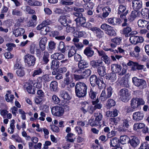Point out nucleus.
Listing matches in <instances>:
<instances>
[{
    "instance_id": "f257e3e1",
    "label": "nucleus",
    "mask_w": 149,
    "mask_h": 149,
    "mask_svg": "<svg viewBox=\"0 0 149 149\" xmlns=\"http://www.w3.org/2000/svg\"><path fill=\"white\" fill-rule=\"evenodd\" d=\"M60 62L57 60L53 59L50 64L51 69L52 70V74L53 75H56L55 78L58 80L61 79L63 78L62 74L66 72L67 69L66 67H64L59 68Z\"/></svg>"
},
{
    "instance_id": "f03ea898",
    "label": "nucleus",
    "mask_w": 149,
    "mask_h": 149,
    "mask_svg": "<svg viewBox=\"0 0 149 149\" xmlns=\"http://www.w3.org/2000/svg\"><path fill=\"white\" fill-rule=\"evenodd\" d=\"M128 11L127 9L126 5L123 4L119 5L117 15L118 17L121 19V20L123 22L121 24L122 26L123 27L127 26V19L126 17V16L128 13Z\"/></svg>"
},
{
    "instance_id": "7ed1b4c3",
    "label": "nucleus",
    "mask_w": 149,
    "mask_h": 149,
    "mask_svg": "<svg viewBox=\"0 0 149 149\" xmlns=\"http://www.w3.org/2000/svg\"><path fill=\"white\" fill-rule=\"evenodd\" d=\"M87 86L84 82H78L75 87L76 95L79 98L85 97L87 94Z\"/></svg>"
},
{
    "instance_id": "20e7f679",
    "label": "nucleus",
    "mask_w": 149,
    "mask_h": 149,
    "mask_svg": "<svg viewBox=\"0 0 149 149\" xmlns=\"http://www.w3.org/2000/svg\"><path fill=\"white\" fill-rule=\"evenodd\" d=\"M74 10L76 12L74 13L73 14L77 17L74 19V21L76 22V26H79L82 27V25H84L86 20L85 17L83 16L82 14V13L84 11V9L79 7H74Z\"/></svg>"
},
{
    "instance_id": "39448f33",
    "label": "nucleus",
    "mask_w": 149,
    "mask_h": 149,
    "mask_svg": "<svg viewBox=\"0 0 149 149\" xmlns=\"http://www.w3.org/2000/svg\"><path fill=\"white\" fill-rule=\"evenodd\" d=\"M91 65L93 68L97 69V72L100 76L104 77L106 74V68L103 64L102 60L91 61Z\"/></svg>"
},
{
    "instance_id": "423d86ee",
    "label": "nucleus",
    "mask_w": 149,
    "mask_h": 149,
    "mask_svg": "<svg viewBox=\"0 0 149 149\" xmlns=\"http://www.w3.org/2000/svg\"><path fill=\"white\" fill-rule=\"evenodd\" d=\"M90 84L92 87H94L97 85L98 88L100 89L105 88L106 85L103 81V79L101 77H97L96 75H92L90 78Z\"/></svg>"
},
{
    "instance_id": "0eeeda50",
    "label": "nucleus",
    "mask_w": 149,
    "mask_h": 149,
    "mask_svg": "<svg viewBox=\"0 0 149 149\" xmlns=\"http://www.w3.org/2000/svg\"><path fill=\"white\" fill-rule=\"evenodd\" d=\"M99 102V98L97 97L96 100L92 102V104L94 105V107L86 104L81 107V110L83 112H87L88 111V109H90L92 112H93L97 109H100L102 107V104L101 103H98Z\"/></svg>"
},
{
    "instance_id": "6e6552de",
    "label": "nucleus",
    "mask_w": 149,
    "mask_h": 149,
    "mask_svg": "<svg viewBox=\"0 0 149 149\" xmlns=\"http://www.w3.org/2000/svg\"><path fill=\"white\" fill-rule=\"evenodd\" d=\"M59 105L62 106L59 107L58 106H54L52 108L50 107L51 112H67L70 111V107L68 106V103L66 102L65 103L63 102Z\"/></svg>"
},
{
    "instance_id": "1a4fd4ad",
    "label": "nucleus",
    "mask_w": 149,
    "mask_h": 149,
    "mask_svg": "<svg viewBox=\"0 0 149 149\" xmlns=\"http://www.w3.org/2000/svg\"><path fill=\"white\" fill-rule=\"evenodd\" d=\"M113 92V88L111 86L107 87V94L104 89L103 90L99 97L100 100L102 101H104L107 99L110 98Z\"/></svg>"
},
{
    "instance_id": "9d476101",
    "label": "nucleus",
    "mask_w": 149,
    "mask_h": 149,
    "mask_svg": "<svg viewBox=\"0 0 149 149\" xmlns=\"http://www.w3.org/2000/svg\"><path fill=\"white\" fill-rule=\"evenodd\" d=\"M119 93L122 101L124 102H127L130 99V93L125 88L121 89Z\"/></svg>"
},
{
    "instance_id": "9b49d317",
    "label": "nucleus",
    "mask_w": 149,
    "mask_h": 149,
    "mask_svg": "<svg viewBox=\"0 0 149 149\" xmlns=\"http://www.w3.org/2000/svg\"><path fill=\"white\" fill-rule=\"evenodd\" d=\"M132 81L134 86L139 87L141 89L146 88L147 86L146 81L143 79L134 77L132 78Z\"/></svg>"
},
{
    "instance_id": "f8f14e48",
    "label": "nucleus",
    "mask_w": 149,
    "mask_h": 149,
    "mask_svg": "<svg viewBox=\"0 0 149 149\" xmlns=\"http://www.w3.org/2000/svg\"><path fill=\"white\" fill-rule=\"evenodd\" d=\"M24 58V62L28 67L33 66L35 65L36 59L34 56L27 53Z\"/></svg>"
},
{
    "instance_id": "ddd939ff",
    "label": "nucleus",
    "mask_w": 149,
    "mask_h": 149,
    "mask_svg": "<svg viewBox=\"0 0 149 149\" xmlns=\"http://www.w3.org/2000/svg\"><path fill=\"white\" fill-rule=\"evenodd\" d=\"M91 31L93 33L97 40L101 39L104 36V33L103 31L97 27L93 26L91 29Z\"/></svg>"
},
{
    "instance_id": "4468645a",
    "label": "nucleus",
    "mask_w": 149,
    "mask_h": 149,
    "mask_svg": "<svg viewBox=\"0 0 149 149\" xmlns=\"http://www.w3.org/2000/svg\"><path fill=\"white\" fill-rule=\"evenodd\" d=\"M65 77L64 79V87L65 85L68 86L73 81V74H72L68 70L65 73Z\"/></svg>"
},
{
    "instance_id": "2eb2a0df",
    "label": "nucleus",
    "mask_w": 149,
    "mask_h": 149,
    "mask_svg": "<svg viewBox=\"0 0 149 149\" xmlns=\"http://www.w3.org/2000/svg\"><path fill=\"white\" fill-rule=\"evenodd\" d=\"M37 96L35 100V102L37 104L41 103L45 97V94L44 91L41 89H38Z\"/></svg>"
},
{
    "instance_id": "dca6fc26",
    "label": "nucleus",
    "mask_w": 149,
    "mask_h": 149,
    "mask_svg": "<svg viewBox=\"0 0 149 149\" xmlns=\"http://www.w3.org/2000/svg\"><path fill=\"white\" fill-rule=\"evenodd\" d=\"M24 89L29 94H34L36 93L34 86L29 82H25L23 86Z\"/></svg>"
},
{
    "instance_id": "f3484780",
    "label": "nucleus",
    "mask_w": 149,
    "mask_h": 149,
    "mask_svg": "<svg viewBox=\"0 0 149 149\" xmlns=\"http://www.w3.org/2000/svg\"><path fill=\"white\" fill-rule=\"evenodd\" d=\"M123 22L121 19L118 17H112L109 18L107 19L108 24L113 26L120 25Z\"/></svg>"
},
{
    "instance_id": "a211bd4d",
    "label": "nucleus",
    "mask_w": 149,
    "mask_h": 149,
    "mask_svg": "<svg viewBox=\"0 0 149 149\" xmlns=\"http://www.w3.org/2000/svg\"><path fill=\"white\" fill-rule=\"evenodd\" d=\"M76 30L73 33L74 35L76 36L79 38H84L86 33L85 31H81L82 27L79 26H76Z\"/></svg>"
},
{
    "instance_id": "6ab92c4d",
    "label": "nucleus",
    "mask_w": 149,
    "mask_h": 149,
    "mask_svg": "<svg viewBox=\"0 0 149 149\" xmlns=\"http://www.w3.org/2000/svg\"><path fill=\"white\" fill-rule=\"evenodd\" d=\"M129 143L132 147L135 148H136L140 144V141L138 137L133 136L130 139Z\"/></svg>"
},
{
    "instance_id": "aec40b11",
    "label": "nucleus",
    "mask_w": 149,
    "mask_h": 149,
    "mask_svg": "<svg viewBox=\"0 0 149 149\" xmlns=\"http://www.w3.org/2000/svg\"><path fill=\"white\" fill-rule=\"evenodd\" d=\"M88 97L89 99L92 100H96L97 98V97L98 94V92L93 90V88H91L88 89Z\"/></svg>"
},
{
    "instance_id": "412c9836",
    "label": "nucleus",
    "mask_w": 149,
    "mask_h": 149,
    "mask_svg": "<svg viewBox=\"0 0 149 149\" xmlns=\"http://www.w3.org/2000/svg\"><path fill=\"white\" fill-rule=\"evenodd\" d=\"M122 38L121 37H116L111 39V41L112 42L111 43L110 46L112 48H115L117 45H119L120 43Z\"/></svg>"
},
{
    "instance_id": "4be33fe9",
    "label": "nucleus",
    "mask_w": 149,
    "mask_h": 149,
    "mask_svg": "<svg viewBox=\"0 0 149 149\" xmlns=\"http://www.w3.org/2000/svg\"><path fill=\"white\" fill-rule=\"evenodd\" d=\"M132 7L134 10V11L138 12H137L142 8V3L141 1H135L133 2H132Z\"/></svg>"
},
{
    "instance_id": "5701e85b",
    "label": "nucleus",
    "mask_w": 149,
    "mask_h": 149,
    "mask_svg": "<svg viewBox=\"0 0 149 149\" xmlns=\"http://www.w3.org/2000/svg\"><path fill=\"white\" fill-rule=\"evenodd\" d=\"M78 66L81 71L82 70H84L89 66V63L86 60L83 59L79 62Z\"/></svg>"
},
{
    "instance_id": "b1692460",
    "label": "nucleus",
    "mask_w": 149,
    "mask_h": 149,
    "mask_svg": "<svg viewBox=\"0 0 149 149\" xmlns=\"http://www.w3.org/2000/svg\"><path fill=\"white\" fill-rule=\"evenodd\" d=\"M66 15H64L62 16H60L59 19H58V21L61 23V24L63 26H68V23H71L72 21L71 20H69L67 21L66 19Z\"/></svg>"
},
{
    "instance_id": "393cba45",
    "label": "nucleus",
    "mask_w": 149,
    "mask_h": 149,
    "mask_svg": "<svg viewBox=\"0 0 149 149\" xmlns=\"http://www.w3.org/2000/svg\"><path fill=\"white\" fill-rule=\"evenodd\" d=\"M84 53L88 58L91 57L94 54V51L92 49L89 47H86L84 51Z\"/></svg>"
},
{
    "instance_id": "a878e982",
    "label": "nucleus",
    "mask_w": 149,
    "mask_h": 149,
    "mask_svg": "<svg viewBox=\"0 0 149 149\" xmlns=\"http://www.w3.org/2000/svg\"><path fill=\"white\" fill-rule=\"evenodd\" d=\"M50 89L52 91L57 92L59 90L57 82L56 81H52L50 85Z\"/></svg>"
},
{
    "instance_id": "bb28decb",
    "label": "nucleus",
    "mask_w": 149,
    "mask_h": 149,
    "mask_svg": "<svg viewBox=\"0 0 149 149\" xmlns=\"http://www.w3.org/2000/svg\"><path fill=\"white\" fill-rule=\"evenodd\" d=\"M47 38L44 37L42 38L39 42V46L42 51H44L46 48V45L47 42Z\"/></svg>"
},
{
    "instance_id": "cd10ccee",
    "label": "nucleus",
    "mask_w": 149,
    "mask_h": 149,
    "mask_svg": "<svg viewBox=\"0 0 149 149\" xmlns=\"http://www.w3.org/2000/svg\"><path fill=\"white\" fill-rule=\"evenodd\" d=\"M111 66L112 71L116 73H119L122 69V67L119 65L113 64L111 65Z\"/></svg>"
},
{
    "instance_id": "c85d7f7f",
    "label": "nucleus",
    "mask_w": 149,
    "mask_h": 149,
    "mask_svg": "<svg viewBox=\"0 0 149 149\" xmlns=\"http://www.w3.org/2000/svg\"><path fill=\"white\" fill-rule=\"evenodd\" d=\"M128 25L129 24L127 23V25L125 26L126 27H124L122 31V33L125 35L126 37H127L130 36V33L132 31L131 28Z\"/></svg>"
},
{
    "instance_id": "c756f323",
    "label": "nucleus",
    "mask_w": 149,
    "mask_h": 149,
    "mask_svg": "<svg viewBox=\"0 0 149 149\" xmlns=\"http://www.w3.org/2000/svg\"><path fill=\"white\" fill-rule=\"evenodd\" d=\"M51 58L56 60H61L65 58V56L61 53H55L52 54L51 56Z\"/></svg>"
},
{
    "instance_id": "7c9ffc66",
    "label": "nucleus",
    "mask_w": 149,
    "mask_h": 149,
    "mask_svg": "<svg viewBox=\"0 0 149 149\" xmlns=\"http://www.w3.org/2000/svg\"><path fill=\"white\" fill-rule=\"evenodd\" d=\"M25 33L24 29L23 28H19L15 30L13 32V33L15 35L16 37L22 36Z\"/></svg>"
},
{
    "instance_id": "2f4dec72",
    "label": "nucleus",
    "mask_w": 149,
    "mask_h": 149,
    "mask_svg": "<svg viewBox=\"0 0 149 149\" xmlns=\"http://www.w3.org/2000/svg\"><path fill=\"white\" fill-rule=\"evenodd\" d=\"M110 28H108L107 30L104 31L105 33L109 36H115L116 33L115 31L113 29V27L110 26Z\"/></svg>"
},
{
    "instance_id": "473e14b6",
    "label": "nucleus",
    "mask_w": 149,
    "mask_h": 149,
    "mask_svg": "<svg viewBox=\"0 0 149 149\" xmlns=\"http://www.w3.org/2000/svg\"><path fill=\"white\" fill-rule=\"evenodd\" d=\"M60 95L61 97L64 100L69 101L71 98V97L69 95L68 93L65 91H61Z\"/></svg>"
},
{
    "instance_id": "72a5a7b5",
    "label": "nucleus",
    "mask_w": 149,
    "mask_h": 149,
    "mask_svg": "<svg viewBox=\"0 0 149 149\" xmlns=\"http://www.w3.org/2000/svg\"><path fill=\"white\" fill-rule=\"evenodd\" d=\"M143 116L142 112H135L133 114V119L136 121H138L142 119Z\"/></svg>"
},
{
    "instance_id": "f704fd0d",
    "label": "nucleus",
    "mask_w": 149,
    "mask_h": 149,
    "mask_svg": "<svg viewBox=\"0 0 149 149\" xmlns=\"http://www.w3.org/2000/svg\"><path fill=\"white\" fill-rule=\"evenodd\" d=\"M120 85L123 87L129 88L130 87L128 79L126 77H123L120 81Z\"/></svg>"
},
{
    "instance_id": "c9c22d12",
    "label": "nucleus",
    "mask_w": 149,
    "mask_h": 149,
    "mask_svg": "<svg viewBox=\"0 0 149 149\" xmlns=\"http://www.w3.org/2000/svg\"><path fill=\"white\" fill-rule=\"evenodd\" d=\"M116 73L112 72L107 74L105 77V78L107 79L113 81L116 79L117 78Z\"/></svg>"
},
{
    "instance_id": "e433bc0d",
    "label": "nucleus",
    "mask_w": 149,
    "mask_h": 149,
    "mask_svg": "<svg viewBox=\"0 0 149 149\" xmlns=\"http://www.w3.org/2000/svg\"><path fill=\"white\" fill-rule=\"evenodd\" d=\"M138 12H136V11H132L129 15L127 19L130 22H132L137 17Z\"/></svg>"
},
{
    "instance_id": "4c0bfd02",
    "label": "nucleus",
    "mask_w": 149,
    "mask_h": 149,
    "mask_svg": "<svg viewBox=\"0 0 149 149\" xmlns=\"http://www.w3.org/2000/svg\"><path fill=\"white\" fill-rule=\"evenodd\" d=\"M49 61V54L46 51H45L42 57V62L44 64H47Z\"/></svg>"
},
{
    "instance_id": "58836bf2",
    "label": "nucleus",
    "mask_w": 149,
    "mask_h": 149,
    "mask_svg": "<svg viewBox=\"0 0 149 149\" xmlns=\"http://www.w3.org/2000/svg\"><path fill=\"white\" fill-rule=\"evenodd\" d=\"M92 72L91 70L89 69H87L84 70H82L81 72L84 78H86L90 75Z\"/></svg>"
},
{
    "instance_id": "ea45409f",
    "label": "nucleus",
    "mask_w": 149,
    "mask_h": 149,
    "mask_svg": "<svg viewBox=\"0 0 149 149\" xmlns=\"http://www.w3.org/2000/svg\"><path fill=\"white\" fill-rule=\"evenodd\" d=\"M141 13L144 18H149V9L148 8H145L142 9Z\"/></svg>"
},
{
    "instance_id": "a19ab883",
    "label": "nucleus",
    "mask_w": 149,
    "mask_h": 149,
    "mask_svg": "<svg viewBox=\"0 0 149 149\" xmlns=\"http://www.w3.org/2000/svg\"><path fill=\"white\" fill-rule=\"evenodd\" d=\"M116 104L115 100L111 99H109L107 101L106 105L107 108L110 109L112 107H114Z\"/></svg>"
},
{
    "instance_id": "79ce46f5",
    "label": "nucleus",
    "mask_w": 149,
    "mask_h": 149,
    "mask_svg": "<svg viewBox=\"0 0 149 149\" xmlns=\"http://www.w3.org/2000/svg\"><path fill=\"white\" fill-rule=\"evenodd\" d=\"M24 68H19L16 71V73L18 77H22L25 74V72L23 69Z\"/></svg>"
},
{
    "instance_id": "37998d69",
    "label": "nucleus",
    "mask_w": 149,
    "mask_h": 149,
    "mask_svg": "<svg viewBox=\"0 0 149 149\" xmlns=\"http://www.w3.org/2000/svg\"><path fill=\"white\" fill-rule=\"evenodd\" d=\"M77 49L74 46H72V47L68 52V57L70 58L74 56L76 53Z\"/></svg>"
},
{
    "instance_id": "c03bdc74",
    "label": "nucleus",
    "mask_w": 149,
    "mask_h": 149,
    "mask_svg": "<svg viewBox=\"0 0 149 149\" xmlns=\"http://www.w3.org/2000/svg\"><path fill=\"white\" fill-rule=\"evenodd\" d=\"M88 123L91 126H97L101 124L99 120H96V118L94 120L93 119H91L89 120Z\"/></svg>"
},
{
    "instance_id": "a18cd8bd",
    "label": "nucleus",
    "mask_w": 149,
    "mask_h": 149,
    "mask_svg": "<svg viewBox=\"0 0 149 149\" xmlns=\"http://www.w3.org/2000/svg\"><path fill=\"white\" fill-rule=\"evenodd\" d=\"M130 138L126 135L121 136L120 137V141L123 144H126L129 141Z\"/></svg>"
},
{
    "instance_id": "49530a36",
    "label": "nucleus",
    "mask_w": 149,
    "mask_h": 149,
    "mask_svg": "<svg viewBox=\"0 0 149 149\" xmlns=\"http://www.w3.org/2000/svg\"><path fill=\"white\" fill-rule=\"evenodd\" d=\"M52 100L53 103L55 104H61L60 99L56 95H53L52 97Z\"/></svg>"
},
{
    "instance_id": "de8ad7c7",
    "label": "nucleus",
    "mask_w": 149,
    "mask_h": 149,
    "mask_svg": "<svg viewBox=\"0 0 149 149\" xmlns=\"http://www.w3.org/2000/svg\"><path fill=\"white\" fill-rule=\"evenodd\" d=\"M148 22L145 20H139L138 22V24L139 27L143 28L147 27Z\"/></svg>"
},
{
    "instance_id": "09e8293b",
    "label": "nucleus",
    "mask_w": 149,
    "mask_h": 149,
    "mask_svg": "<svg viewBox=\"0 0 149 149\" xmlns=\"http://www.w3.org/2000/svg\"><path fill=\"white\" fill-rule=\"evenodd\" d=\"M11 123L10 125V127L8 128V132L10 134H12L13 133L15 129L14 124L15 123V120L14 119L11 120Z\"/></svg>"
},
{
    "instance_id": "8fccbe9b",
    "label": "nucleus",
    "mask_w": 149,
    "mask_h": 149,
    "mask_svg": "<svg viewBox=\"0 0 149 149\" xmlns=\"http://www.w3.org/2000/svg\"><path fill=\"white\" fill-rule=\"evenodd\" d=\"M38 48L37 45L34 43H32L30 47V52L31 54H35V52Z\"/></svg>"
},
{
    "instance_id": "3c124183",
    "label": "nucleus",
    "mask_w": 149,
    "mask_h": 149,
    "mask_svg": "<svg viewBox=\"0 0 149 149\" xmlns=\"http://www.w3.org/2000/svg\"><path fill=\"white\" fill-rule=\"evenodd\" d=\"M138 38L137 36L133 35L130 37L129 40L132 44L134 45H136L138 44Z\"/></svg>"
},
{
    "instance_id": "603ef678",
    "label": "nucleus",
    "mask_w": 149,
    "mask_h": 149,
    "mask_svg": "<svg viewBox=\"0 0 149 149\" xmlns=\"http://www.w3.org/2000/svg\"><path fill=\"white\" fill-rule=\"evenodd\" d=\"M42 70L40 68H37L35 69L33 71V74H32V76L34 77L37 75L40 74L42 73Z\"/></svg>"
},
{
    "instance_id": "864d4df0",
    "label": "nucleus",
    "mask_w": 149,
    "mask_h": 149,
    "mask_svg": "<svg viewBox=\"0 0 149 149\" xmlns=\"http://www.w3.org/2000/svg\"><path fill=\"white\" fill-rule=\"evenodd\" d=\"M5 98L6 101L8 102H11L13 103V100L14 98V95L13 94H10L9 95L10 99L9 98V95L8 94H6L5 95Z\"/></svg>"
},
{
    "instance_id": "5fc2aeb1",
    "label": "nucleus",
    "mask_w": 149,
    "mask_h": 149,
    "mask_svg": "<svg viewBox=\"0 0 149 149\" xmlns=\"http://www.w3.org/2000/svg\"><path fill=\"white\" fill-rule=\"evenodd\" d=\"M119 141L116 138H114L111 140V145L113 147L118 146Z\"/></svg>"
},
{
    "instance_id": "6e6d98bb",
    "label": "nucleus",
    "mask_w": 149,
    "mask_h": 149,
    "mask_svg": "<svg viewBox=\"0 0 149 149\" xmlns=\"http://www.w3.org/2000/svg\"><path fill=\"white\" fill-rule=\"evenodd\" d=\"M137 98H133L131 100L130 105L131 106L133 107L135 109L138 107L137 101Z\"/></svg>"
},
{
    "instance_id": "4d7b16f0",
    "label": "nucleus",
    "mask_w": 149,
    "mask_h": 149,
    "mask_svg": "<svg viewBox=\"0 0 149 149\" xmlns=\"http://www.w3.org/2000/svg\"><path fill=\"white\" fill-rule=\"evenodd\" d=\"M56 45V43L53 41H50L48 43V50H54L55 48Z\"/></svg>"
},
{
    "instance_id": "13d9d810",
    "label": "nucleus",
    "mask_w": 149,
    "mask_h": 149,
    "mask_svg": "<svg viewBox=\"0 0 149 149\" xmlns=\"http://www.w3.org/2000/svg\"><path fill=\"white\" fill-rule=\"evenodd\" d=\"M71 71L72 73L75 74H81V71L79 68H77L74 66H72L71 68Z\"/></svg>"
},
{
    "instance_id": "bf43d9fd",
    "label": "nucleus",
    "mask_w": 149,
    "mask_h": 149,
    "mask_svg": "<svg viewBox=\"0 0 149 149\" xmlns=\"http://www.w3.org/2000/svg\"><path fill=\"white\" fill-rule=\"evenodd\" d=\"M102 59L106 64L107 65H109L110 63V59L107 55H105L102 56Z\"/></svg>"
},
{
    "instance_id": "052dcab7",
    "label": "nucleus",
    "mask_w": 149,
    "mask_h": 149,
    "mask_svg": "<svg viewBox=\"0 0 149 149\" xmlns=\"http://www.w3.org/2000/svg\"><path fill=\"white\" fill-rule=\"evenodd\" d=\"M12 14L13 15H17L18 16H21L22 15V13L20 10L18 9H15L13 10Z\"/></svg>"
},
{
    "instance_id": "680f3d73",
    "label": "nucleus",
    "mask_w": 149,
    "mask_h": 149,
    "mask_svg": "<svg viewBox=\"0 0 149 149\" xmlns=\"http://www.w3.org/2000/svg\"><path fill=\"white\" fill-rule=\"evenodd\" d=\"M26 12L30 14H35L36 12L35 10L31 8L29 6H27L25 9Z\"/></svg>"
},
{
    "instance_id": "e2e57ef3",
    "label": "nucleus",
    "mask_w": 149,
    "mask_h": 149,
    "mask_svg": "<svg viewBox=\"0 0 149 149\" xmlns=\"http://www.w3.org/2000/svg\"><path fill=\"white\" fill-rule=\"evenodd\" d=\"M39 108L42 112H48L49 107L47 105H41Z\"/></svg>"
},
{
    "instance_id": "0e129e2a",
    "label": "nucleus",
    "mask_w": 149,
    "mask_h": 149,
    "mask_svg": "<svg viewBox=\"0 0 149 149\" xmlns=\"http://www.w3.org/2000/svg\"><path fill=\"white\" fill-rule=\"evenodd\" d=\"M120 118L119 117L115 118H111L110 119V123L114 124L116 125H117L118 122L120 121Z\"/></svg>"
},
{
    "instance_id": "69168bd1",
    "label": "nucleus",
    "mask_w": 149,
    "mask_h": 149,
    "mask_svg": "<svg viewBox=\"0 0 149 149\" xmlns=\"http://www.w3.org/2000/svg\"><path fill=\"white\" fill-rule=\"evenodd\" d=\"M74 3L73 1H69L66 0H61L60 1V3L62 5L65 6L71 5Z\"/></svg>"
},
{
    "instance_id": "338daca9",
    "label": "nucleus",
    "mask_w": 149,
    "mask_h": 149,
    "mask_svg": "<svg viewBox=\"0 0 149 149\" xmlns=\"http://www.w3.org/2000/svg\"><path fill=\"white\" fill-rule=\"evenodd\" d=\"M6 46L8 47L7 50L9 52L12 50L13 47H16V45L13 43H7L6 44Z\"/></svg>"
},
{
    "instance_id": "774afa93",
    "label": "nucleus",
    "mask_w": 149,
    "mask_h": 149,
    "mask_svg": "<svg viewBox=\"0 0 149 149\" xmlns=\"http://www.w3.org/2000/svg\"><path fill=\"white\" fill-rule=\"evenodd\" d=\"M54 11L55 14L58 15L63 14L64 13V10L59 8H56L54 9Z\"/></svg>"
}]
</instances>
